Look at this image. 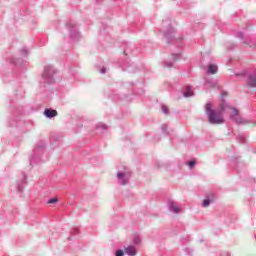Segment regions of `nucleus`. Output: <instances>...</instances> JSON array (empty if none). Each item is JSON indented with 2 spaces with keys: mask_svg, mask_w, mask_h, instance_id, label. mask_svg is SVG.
<instances>
[{
  "mask_svg": "<svg viewBox=\"0 0 256 256\" xmlns=\"http://www.w3.org/2000/svg\"><path fill=\"white\" fill-rule=\"evenodd\" d=\"M123 255H124L123 250H118L116 252V256H123Z\"/></svg>",
  "mask_w": 256,
  "mask_h": 256,
  "instance_id": "obj_13",
  "label": "nucleus"
},
{
  "mask_svg": "<svg viewBox=\"0 0 256 256\" xmlns=\"http://www.w3.org/2000/svg\"><path fill=\"white\" fill-rule=\"evenodd\" d=\"M247 85L249 87H256V71L248 76Z\"/></svg>",
  "mask_w": 256,
  "mask_h": 256,
  "instance_id": "obj_2",
  "label": "nucleus"
},
{
  "mask_svg": "<svg viewBox=\"0 0 256 256\" xmlns=\"http://www.w3.org/2000/svg\"><path fill=\"white\" fill-rule=\"evenodd\" d=\"M122 185H127V181L124 180V181L122 182Z\"/></svg>",
  "mask_w": 256,
  "mask_h": 256,
  "instance_id": "obj_15",
  "label": "nucleus"
},
{
  "mask_svg": "<svg viewBox=\"0 0 256 256\" xmlns=\"http://www.w3.org/2000/svg\"><path fill=\"white\" fill-rule=\"evenodd\" d=\"M184 97H193V91H191V87L187 86L186 91L184 92Z\"/></svg>",
  "mask_w": 256,
  "mask_h": 256,
  "instance_id": "obj_6",
  "label": "nucleus"
},
{
  "mask_svg": "<svg viewBox=\"0 0 256 256\" xmlns=\"http://www.w3.org/2000/svg\"><path fill=\"white\" fill-rule=\"evenodd\" d=\"M44 115L49 119L52 117H57V110L45 109Z\"/></svg>",
  "mask_w": 256,
  "mask_h": 256,
  "instance_id": "obj_3",
  "label": "nucleus"
},
{
  "mask_svg": "<svg viewBox=\"0 0 256 256\" xmlns=\"http://www.w3.org/2000/svg\"><path fill=\"white\" fill-rule=\"evenodd\" d=\"M227 109H231L232 110V115H239V111L238 110H236L235 108H231V107H227Z\"/></svg>",
  "mask_w": 256,
  "mask_h": 256,
  "instance_id": "obj_9",
  "label": "nucleus"
},
{
  "mask_svg": "<svg viewBox=\"0 0 256 256\" xmlns=\"http://www.w3.org/2000/svg\"><path fill=\"white\" fill-rule=\"evenodd\" d=\"M188 165H189L190 169L193 168V167H195V161H190V162L188 163Z\"/></svg>",
  "mask_w": 256,
  "mask_h": 256,
  "instance_id": "obj_12",
  "label": "nucleus"
},
{
  "mask_svg": "<svg viewBox=\"0 0 256 256\" xmlns=\"http://www.w3.org/2000/svg\"><path fill=\"white\" fill-rule=\"evenodd\" d=\"M211 197L213 198V194ZM211 203H213V199H204L202 207H207L208 205H211Z\"/></svg>",
  "mask_w": 256,
  "mask_h": 256,
  "instance_id": "obj_7",
  "label": "nucleus"
},
{
  "mask_svg": "<svg viewBox=\"0 0 256 256\" xmlns=\"http://www.w3.org/2000/svg\"><path fill=\"white\" fill-rule=\"evenodd\" d=\"M162 111H163V113H168L169 109L166 106H163Z\"/></svg>",
  "mask_w": 256,
  "mask_h": 256,
  "instance_id": "obj_14",
  "label": "nucleus"
},
{
  "mask_svg": "<svg viewBox=\"0 0 256 256\" xmlns=\"http://www.w3.org/2000/svg\"><path fill=\"white\" fill-rule=\"evenodd\" d=\"M59 201L57 198H52L48 201L49 204L57 203Z\"/></svg>",
  "mask_w": 256,
  "mask_h": 256,
  "instance_id": "obj_11",
  "label": "nucleus"
},
{
  "mask_svg": "<svg viewBox=\"0 0 256 256\" xmlns=\"http://www.w3.org/2000/svg\"><path fill=\"white\" fill-rule=\"evenodd\" d=\"M117 177L118 179H123V177H125V173L118 172Z\"/></svg>",
  "mask_w": 256,
  "mask_h": 256,
  "instance_id": "obj_10",
  "label": "nucleus"
},
{
  "mask_svg": "<svg viewBox=\"0 0 256 256\" xmlns=\"http://www.w3.org/2000/svg\"><path fill=\"white\" fill-rule=\"evenodd\" d=\"M126 255H129V256H135L137 255V250H135V247L133 246H129L127 248L124 249Z\"/></svg>",
  "mask_w": 256,
  "mask_h": 256,
  "instance_id": "obj_4",
  "label": "nucleus"
},
{
  "mask_svg": "<svg viewBox=\"0 0 256 256\" xmlns=\"http://www.w3.org/2000/svg\"><path fill=\"white\" fill-rule=\"evenodd\" d=\"M226 95L227 93H224L222 95V100L219 104L218 111H215L213 109V104L211 103H207L205 105V111L206 115L208 116V121L212 125H221V123L225 122V120L223 119V115L221 113H223V111H225L227 107H229V105H227V103L225 102V99H223V97H225Z\"/></svg>",
  "mask_w": 256,
  "mask_h": 256,
  "instance_id": "obj_1",
  "label": "nucleus"
},
{
  "mask_svg": "<svg viewBox=\"0 0 256 256\" xmlns=\"http://www.w3.org/2000/svg\"><path fill=\"white\" fill-rule=\"evenodd\" d=\"M171 210L173 211V213H180L181 212V208L175 206V204H171Z\"/></svg>",
  "mask_w": 256,
  "mask_h": 256,
  "instance_id": "obj_8",
  "label": "nucleus"
},
{
  "mask_svg": "<svg viewBox=\"0 0 256 256\" xmlns=\"http://www.w3.org/2000/svg\"><path fill=\"white\" fill-rule=\"evenodd\" d=\"M208 73H209L210 75H215V73H217V65H215V64H210V65L208 66Z\"/></svg>",
  "mask_w": 256,
  "mask_h": 256,
  "instance_id": "obj_5",
  "label": "nucleus"
}]
</instances>
